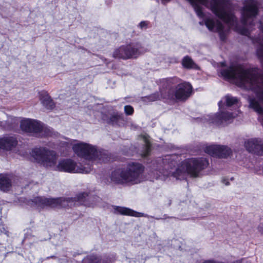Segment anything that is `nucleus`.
Here are the masks:
<instances>
[{
	"label": "nucleus",
	"instance_id": "f257e3e1",
	"mask_svg": "<svg viewBox=\"0 0 263 263\" xmlns=\"http://www.w3.org/2000/svg\"><path fill=\"white\" fill-rule=\"evenodd\" d=\"M162 168L156 178L163 179L166 177L172 176L176 179H183L188 174L193 177H197L199 173L205 168L208 161L205 158H191L185 160L176 166V162L170 156L166 157L162 160Z\"/></svg>",
	"mask_w": 263,
	"mask_h": 263
},
{
	"label": "nucleus",
	"instance_id": "f03ea898",
	"mask_svg": "<svg viewBox=\"0 0 263 263\" xmlns=\"http://www.w3.org/2000/svg\"><path fill=\"white\" fill-rule=\"evenodd\" d=\"M144 166L138 162H130L123 168L114 171L111 180L118 184L133 185L142 181Z\"/></svg>",
	"mask_w": 263,
	"mask_h": 263
},
{
	"label": "nucleus",
	"instance_id": "7ed1b4c3",
	"mask_svg": "<svg viewBox=\"0 0 263 263\" xmlns=\"http://www.w3.org/2000/svg\"><path fill=\"white\" fill-rule=\"evenodd\" d=\"M99 199V197H89L87 193H81L77 195L74 198H47L43 197H37L34 198L33 202L41 208L47 206L51 208L71 206L76 204L75 202L90 206L91 204H96V203H87V200H88L89 201L95 202Z\"/></svg>",
	"mask_w": 263,
	"mask_h": 263
},
{
	"label": "nucleus",
	"instance_id": "20e7f679",
	"mask_svg": "<svg viewBox=\"0 0 263 263\" xmlns=\"http://www.w3.org/2000/svg\"><path fill=\"white\" fill-rule=\"evenodd\" d=\"M238 102L236 98L230 95L224 97L219 102L218 105L220 111L218 113L208 115L206 117L205 120L210 123L216 125H220L223 123L232 120L237 115L236 113L230 112L228 111L222 110L225 109L226 106H231Z\"/></svg>",
	"mask_w": 263,
	"mask_h": 263
},
{
	"label": "nucleus",
	"instance_id": "39448f33",
	"mask_svg": "<svg viewBox=\"0 0 263 263\" xmlns=\"http://www.w3.org/2000/svg\"><path fill=\"white\" fill-rule=\"evenodd\" d=\"M71 144L74 153L79 157L92 161L106 160L104 153L98 150L96 146L82 142H77Z\"/></svg>",
	"mask_w": 263,
	"mask_h": 263
},
{
	"label": "nucleus",
	"instance_id": "423d86ee",
	"mask_svg": "<svg viewBox=\"0 0 263 263\" xmlns=\"http://www.w3.org/2000/svg\"><path fill=\"white\" fill-rule=\"evenodd\" d=\"M20 127L22 130L33 134L39 137H50L53 135L52 129L51 128L45 126L40 122L30 119L22 120Z\"/></svg>",
	"mask_w": 263,
	"mask_h": 263
},
{
	"label": "nucleus",
	"instance_id": "0eeeda50",
	"mask_svg": "<svg viewBox=\"0 0 263 263\" xmlns=\"http://www.w3.org/2000/svg\"><path fill=\"white\" fill-rule=\"evenodd\" d=\"M32 155L44 166L56 171L58 156L54 151L44 147L35 148L32 151Z\"/></svg>",
	"mask_w": 263,
	"mask_h": 263
},
{
	"label": "nucleus",
	"instance_id": "6e6552de",
	"mask_svg": "<svg viewBox=\"0 0 263 263\" xmlns=\"http://www.w3.org/2000/svg\"><path fill=\"white\" fill-rule=\"evenodd\" d=\"M56 171L70 173H84L90 172V167L78 165L71 159H65L60 161L56 166Z\"/></svg>",
	"mask_w": 263,
	"mask_h": 263
},
{
	"label": "nucleus",
	"instance_id": "1a4fd4ad",
	"mask_svg": "<svg viewBox=\"0 0 263 263\" xmlns=\"http://www.w3.org/2000/svg\"><path fill=\"white\" fill-rule=\"evenodd\" d=\"M192 86L188 83H183L177 85L176 89H171L167 92L168 99H177L181 101L185 100L191 94Z\"/></svg>",
	"mask_w": 263,
	"mask_h": 263
},
{
	"label": "nucleus",
	"instance_id": "9d476101",
	"mask_svg": "<svg viewBox=\"0 0 263 263\" xmlns=\"http://www.w3.org/2000/svg\"><path fill=\"white\" fill-rule=\"evenodd\" d=\"M204 151L209 155L220 158H227L231 153V149L227 146L220 145H211L206 146Z\"/></svg>",
	"mask_w": 263,
	"mask_h": 263
},
{
	"label": "nucleus",
	"instance_id": "9b49d317",
	"mask_svg": "<svg viewBox=\"0 0 263 263\" xmlns=\"http://www.w3.org/2000/svg\"><path fill=\"white\" fill-rule=\"evenodd\" d=\"M139 54L138 50L130 45L122 46L116 49L113 53L116 58L126 59L130 58H136Z\"/></svg>",
	"mask_w": 263,
	"mask_h": 263
},
{
	"label": "nucleus",
	"instance_id": "f8f14e48",
	"mask_svg": "<svg viewBox=\"0 0 263 263\" xmlns=\"http://www.w3.org/2000/svg\"><path fill=\"white\" fill-rule=\"evenodd\" d=\"M245 147L250 152H253L257 155H263V140L259 139H251L245 143Z\"/></svg>",
	"mask_w": 263,
	"mask_h": 263
},
{
	"label": "nucleus",
	"instance_id": "ddd939ff",
	"mask_svg": "<svg viewBox=\"0 0 263 263\" xmlns=\"http://www.w3.org/2000/svg\"><path fill=\"white\" fill-rule=\"evenodd\" d=\"M114 210V213L117 214H121L123 215L133 216L136 217H146L147 215L144 214L142 213H139L134 211L129 208L119 206H112Z\"/></svg>",
	"mask_w": 263,
	"mask_h": 263
},
{
	"label": "nucleus",
	"instance_id": "4468645a",
	"mask_svg": "<svg viewBox=\"0 0 263 263\" xmlns=\"http://www.w3.org/2000/svg\"><path fill=\"white\" fill-rule=\"evenodd\" d=\"M17 144L16 139L12 136H5L0 138V148L6 150H11Z\"/></svg>",
	"mask_w": 263,
	"mask_h": 263
},
{
	"label": "nucleus",
	"instance_id": "2eb2a0df",
	"mask_svg": "<svg viewBox=\"0 0 263 263\" xmlns=\"http://www.w3.org/2000/svg\"><path fill=\"white\" fill-rule=\"evenodd\" d=\"M12 185V177L8 175H0V190L7 192Z\"/></svg>",
	"mask_w": 263,
	"mask_h": 263
},
{
	"label": "nucleus",
	"instance_id": "dca6fc26",
	"mask_svg": "<svg viewBox=\"0 0 263 263\" xmlns=\"http://www.w3.org/2000/svg\"><path fill=\"white\" fill-rule=\"evenodd\" d=\"M40 100L43 106L48 109H52L55 106V104L53 100L46 93H45L41 96Z\"/></svg>",
	"mask_w": 263,
	"mask_h": 263
},
{
	"label": "nucleus",
	"instance_id": "f3484780",
	"mask_svg": "<svg viewBox=\"0 0 263 263\" xmlns=\"http://www.w3.org/2000/svg\"><path fill=\"white\" fill-rule=\"evenodd\" d=\"M182 65L183 67L186 69H195L199 68L197 65L193 61V60L189 56H185L182 60Z\"/></svg>",
	"mask_w": 263,
	"mask_h": 263
},
{
	"label": "nucleus",
	"instance_id": "a211bd4d",
	"mask_svg": "<svg viewBox=\"0 0 263 263\" xmlns=\"http://www.w3.org/2000/svg\"><path fill=\"white\" fill-rule=\"evenodd\" d=\"M142 139L145 143V148L144 151L141 153V156L143 157H146L149 155L151 152V143L148 136L143 135L142 136Z\"/></svg>",
	"mask_w": 263,
	"mask_h": 263
},
{
	"label": "nucleus",
	"instance_id": "6ab92c4d",
	"mask_svg": "<svg viewBox=\"0 0 263 263\" xmlns=\"http://www.w3.org/2000/svg\"><path fill=\"white\" fill-rule=\"evenodd\" d=\"M164 97H167V94L164 95L162 93L160 95L158 92H157L145 97V101H146V100H148L151 101H155L160 100L161 98L167 99V98H164Z\"/></svg>",
	"mask_w": 263,
	"mask_h": 263
},
{
	"label": "nucleus",
	"instance_id": "aec40b11",
	"mask_svg": "<svg viewBox=\"0 0 263 263\" xmlns=\"http://www.w3.org/2000/svg\"><path fill=\"white\" fill-rule=\"evenodd\" d=\"M121 120H122V117L121 116L114 115L110 117L108 122L113 125L117 124Z\"/></svg>",
	"mask_w": 263,
	"mask_h": 263
},
{
	"label": "nucleus",
	"instance_id": "412c9836",
	"mask_svg": "<svg viewBox=\"0 0 263 263\" xmlns=\"http://www.w3.org/2000/svg\"><path fill=\"white\" fill-rule=\"evenodd\" d=\"M124 111L126 115H131L133 113L134 109L130 105H126L124 107Z\"/></svg>",
	"mask_w": 263,
	"mask_h": 263
},
{
	"label": "nucleus",
	"instance_id": "4be33fe9",
	"mask_svg": "<svg viewBox=\"0 0 263 263\" xmlns=\"http://www.w3.org/2000/svg\"><path fill=\"white\" fill-rule=\"evenodd\" d=\"M148 24V22H146V21H142L139 24V26L140 27V28L141 29H146L147 27V25Z\"/></svg>",
	"mask_w": 263,
	"mask_h": 263
},
{
	"label": "nucleus",
	"instance_id": "5701e85b",
	"mask_svg": "<svg viewBox=\"0 0 263 263\" xmlns=\"http://www.w3.org/2000/svg\"><path fill=\"white\" fill-rule=\"evenodd\" d=\"M258 231L261 233L263 234V223L260 224L258 228Z\"/></svg>",
	"mask_w": 263,
	"mask_h": 263
},
{
	"label": "nucleus",
	"instance_id": "b1692460",
	"mask_svg": "<svg viewBox=\"0 0 263 263\" xmlns=\"http://www.w3.org/2000/svg\"><path fill=\"white\" fill-rule=\"evenodd\" d=\"M222 181V183L226 185H228L229 184V181L226 179H223Z\"/></svg>",
	"mask_w": 263,
	"mask_h": 263
},
{
	"label": "nucleus",
	"instance_id": "393cba45",
	"mask_svg": "<svg viewBox=\"0 0 263 263\" xmlns=\"http://www.w3.org/2000/svg\"><path fill=\"white\" fill-rule=\"evenodd\" d=\"M242 260L241 259V260H236V261H234L233 263H242Z\"/></svg>",
	"mask_w": 263,
	"mask_h": 263
},
{
	"label": "nucleus",
	"instance_id": "a878e982",
	"mask_svg": "<svg viewBox=\"0 0 263 263\" xmlns=\"http://www.w3.org/2000/svg\"><path fill=\"white\" fill-rule=\"evenodd\" d=\"M14 123L15 124H17L18 123V120L17 119H14Z\"/></svg>",
	"mask_w": 263,
	"mask_h": 263
},
{
	"label": "nucleus",
	"instance_id": "bb28decb",
	"mask_svg": "<svg viewBox=\"0 0 263 263\" xmlns=\"http://www.w3.org/2000/svg\"><path fill=\"white\" fill-rule=\"evenodd\" d=\"M54 257H55V256H50V257H47V259H49V258H54Z\"/></svg>",
	"mask_w": 263,
	"mask_h": 263
},
{
	"label": "nucleus",
	"instance_id": "cd10ccee",
	"mask_svg": "<svg viewBox=\"0 0 263 263\" xmlns=\"http://www.w3.org/2000/svg\"><path fill=\"white\" fill-rule=\"evenodd\" d=\"M170 0H162V1L165 3V2H168Z\"/></svg>",
	"mask_w": 263,
	"mask_h": 263
},
{
	"label": "nucleus",
	"instance_id": "c85d7f7f",
	"mask_svg": "<svg viewBox=\"0 0 263 263\" xmlns=\"http://www.w3.org/2000/svg\"><path fill=\"white\" fill-rule=\"evenodd\" d=\"M200 24L202 25V24H203V23L200 22Z\"/></svg>",
	"mask_w": 263,
	"mask_h": 263
}]
</instances>
